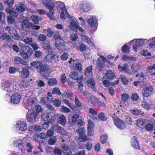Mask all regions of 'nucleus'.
Returning <instances> with one entry per match:
<instances>
[{
    "instance_id": "nucleus-22",
    "label": "nucleus",
    "mask_w": 155,
    "mask_h": 155,
    "mask_svg": "<svg viewBox=\"0 0 155 155\" xmlns=\"http://www.w3.org/2000/svg\"><path fill=\"white\" fill-rule=\"evenodd\" d=\"M131 145L134 148L138 149L140 148L139 142L137 139L136 137L134 136L132 138Z\"/></svg>"
},
{
    "instance_id": "nucleus-13",
    "label": "nucleus",
    "mask_w": 155,
    "mask_h": 155,
    "mask_svg": "<svg viewBox=\"0 0 155 155\" xmlns=\"http://www.w3.org/2000/svg\"><path fill=\"white\" fill-rule=\"evenodd\" d=\"M5 29L9 33L13 39H17L18 38V35L17 33L16 30L14 28L7 26L6 28Z\"/></svg>"
},
{
    "instance_id": "nucleus-45",
    "label": "nucleus",
    "mask_w": 155,
    "mask_h": 155,
    "mask_svg": "<svg viewBox=\"0 0 155 155\" xmlns=\"http://www.w3.org/2000/svg\"><path fill=\"white\" fill-rule=\"evenodd\" d=\"M79 117V115L76 114H73L72 117V122L73 123H76L77 122V119Z\"/></svg>"
},
{
    "instance_id": "nucleus-48",
    "label": "nucleus",
    "mask_w": 155,
    "mask_h": 155,
    "mask_svg": "<svg viewBox=\"0 0 155 155\" xmlns=\"http://www.w3.org/2000/svg\"><path fill=\"white\" fill-rule=\"evenodd\" d=\"M98 117L99 119L101 120L105 121L107 120V118L105 116L104 114L101 112L98 115Z\"/></svg>"
},
{
    "instance_id": "nucleus-44",
    "label": "nucleus",
    "mask_w": 155,
    "mask_h": 155,
    "mask_svg": "<svg viewBox=\"0 0 155 155\" xmlns=\"http://www.w3.org/2000/svg\"><path fill=\"white\" fill-rule=\"evenodd\" d=\"M31 18L32 21L35 24L38 23V16L37 15H32Z\"/></svg>"
},
{
    "instance_id": "nucleus-34",
    "label": "nucleus",
    "mask_w": 155,
    "mask_h": 155,
    "mask_svg": "<svg viewBox=\"0 0 155 155\" xmlns=\"http://www.w3.org/2000/svg\"><path fill=\"white\" fill-rule=\"evenodd\" d=\"M141 67L140 65L137 64H133L131 67L132 71L133 73L136 72L138 70H140Z\"/></svg>"
},
{
    "instance_id": "nucleus-12",
    "label": "nucleus",
    "mask_w": 155,
    "mask_h": 155,
    "mask_svg": "<svg viewBox=\"0 0 155 155\" xmlns=\"http://www.w3.org/2000/svg\"><path fill=\"white\" fill-rule=\"evenodd\" d=\"M79 8L83 12H87L91 9L90 2L86 0L80 2Z\"/></svg>"
},
{
    "instance_id": "nucleus-63",
    "label": "nucleus",
    "mask_w": 155,
    "mask_h": 155,
    "mask_svg": "<svg viewBox=\"0 0 155 155\" xmlns=\"http://www.w3.org/2000/svg\"><path fill=\"white\" fill-rule=\"evenodd\" d=\"M82 94L86 98L88 99V101L91 97L92 96L91 94L89 93L87 91L83 92L82 93Z\"/></svg>"
},
{
    "instance_id": "nucleus-24",
    "label": "nucleus",
    "mask_w": 155,
    "mask_h": 155,
    "mask_svg": "<svg viewBox=\"0 0 155 155\" xmlns=\"http://www.w3.org/2000/svg\"><path fill=\"white\" fill-rule=\"evenodd\" d=\"M29 85V82L26 81H23L20 83H19V85L22 91H26L27 90V88Z\"/></svg>"
},
{
    "instance_id": "nucleus-41",
    "label": "nucleus",
    "mask_w": 155,
    "mask_h": 155,
    "mask_svg": "<svg viewBox=\"0 0 155 155\" xmlns=\"http://www.w3.org/2000/svg\"><path fill=\"white\" fill-rule=\"evenodd\" d=\"M119 70L120 71H124L127 73H129V72L128 71V69H127V67L124 66H121L119 65L118 67Z\"/></svg>"
},
{
    "instance_id": "nucleus-1",
    "label": "nucleus",
    "mask_w": 155,
    "mask_h": 155,
    "mask_svg": "<svg viewBox=\"0 0 155 155\" xmlns=\"http://www.w3.org/2000/svg\"><path fill=\"white\" fill-rule=\"evenodd\" d=\"M28 141V138L27 137L24 138L22 140L17 139L13 141V145L16 147L22 149L25 146L27 148H29L27 150V152L30 153L32 151L33 147L31 144L29 142H27Z\"/></svg>"
},
{
    "instance_id": "nucleus-55",
    "label": "nucleus",
    "mask_w": 155,
    "mask_h": 155,
    "mask_svg": "<svg viewBox=\"0 0 155 155\" xmlns=\"http://www.w3.org/2000/svg\"><path fill=\"white\" fill-rule=\"evenodd\" d=\"M70 77L74 80H77L79 78H78V76L77 74L75 72H71L70 74Z\"/></svg>"
},
{
    "instance_id": "nucleus-35",
    "label": "nucleus",
    "mask_w": 155,
    "mask_h": 155,
    "mask_svg": "<svg viewBox=\"0 0 155 155\" xmlns=\"http://www.w3.org/2000/svg\"><path fill=\"white\" fill-rule=\"evenodd\" d=\"M21 26L23 30L27 31L26 28H28L29 26L28 21L27 20H25L22 21L21 24Z\"/></svg>"
},
{
    "instance_id": "nucleus-56",
    "label": "nucleus",
    "mask_w": 155,
    "mask_h": 155,
    "mask_svg": "<svg viewBox=\"0 0 155 155\" xmlns=\"http://www.w3.org/2000/svg\"><path fill=\"white\" fill-rule=\"evenodd\" d=\"M54 155H62V153L60 149L56 148L54 151Z\"/></svg>"
},
{
    "instance_id": "nucleus-39",
    "label": "nucleus",
    "mask_w": 155,
    "mask_h": 155,
    "mask_svg": "<svg viewBox=\"0 0 155 155\" xmlns=\"http://www.w3.org/2000/svg\"><path fill=\"white\" fill-rule=\"evenodd\" d=\"M153 124L148 123L145 126V128L147 131H151L153 130Z\"/></svg>"
},
{
    "instance_id": "nucleus-52",
    "label": "nucleus",
    "mask_w": 155,
    "mask_h": 155,
    "mask_svg": "<svg viewBox=\"0 0 155 155\" xmlns=\"http://www.w3.org/2000/svg\"><path fill=\"white\" fill-rule=\"evenodd\" d=\"M78 36L75 34H70L69 36L70 39L72 41H75L78 38Z\"/></svg>"
},
{
    "instance_id": "nucleus-9",
    "label": "nucleus",
    "mask_w": 155,
    "mask_h": 155,
    "mask_svg": "<svg viewBox=\"0 0 155 155\" xmlns=\"http://www.w3.org/2000/svg\"><path fill=\"white\" fill-rule=\"evenodd\" d=\"M55 2L49 0V18L51 20H54V10L56 8Z\"/></svg>"
},
{
    "instance_id": "nucleus-33",
    "label": "nucleus",
    "mask_w": 155,
    "mask_h": 155,
    "mask_svg": "<svg viewBox=\"0 0 155 155\" xmlns=\"http://www.w3.org/2000/svg\"><path fill=\"white\" fill-rule=\"evenodd\" d=\"M1 38L3 40L6 41L7 42H8L11 39L10 36L7 34L5 33L2 34L0 32V39Z\"/></svg>"
},
{
    "instance_id": "nucleus-51",
    "label": "nucleus",
    "mask_w": 155,
    "mask_h": 155,
    "mask_svg": "<svg viewBox=\"0 0 155 155\" xmlns=\"http://www.w3.org/2000/svg\"><path fill=\"white\" fill-rule=\"evenodd\" d=\"M75 99H74V103L78 107H81L82 106V105L81 102L79 101L76 95L74 96Z\"/></svg>"
},
{
    "instance_id": "nucleus-37",
    "label": "nucleus",
    "mask_w": 155,
    "mask_h": 155,
    "mask_svg": "<svg viewBox=\"0 0 155 155\" xmlns=\"http://www.w3.org/2000/svg\"><path fill=\"white\" fill-rule=\"evenodd\" d=\"M136 121H137V125L138 127L140 128H143V127L145 123L144 120H138Z\"/></svg>"
},
{
    "instance_id": "nucleus-60",
    "label": "nucleus",
    "mask_w": 155,
    "mask_h": 155,
    "mask_svg": "<svg viewBox=\"0 0 155 155\" xmlns=\"http://www.w3.org/2000/svg\"><path fill=\"white\" fill-rule=\"evenodd\" d=\"M4 2L6 5L9 6H12L14 3V0H5L4 1Z\"/></svg>"
},
{
    "instance_id": "nucleus-17",
    "label": "nucleus",
    "mask_w": 155,
    "mask_h": 155,
    "mask_svg": "<svg viewBox=\"0 0 155 155\" xmlns=\"http://www.w3.org/2000/svg\"><path fill=\"white\" fill-rule=\"evenodd\" d=\"M101 58H98L97 62V67L99 70L101 69L104 66V62L107 60V59L103 56H100Z\"/></svg>"
},
{
    "instance_id": "nucleus-2",
    "label": "nucleus",
    "mask_w": 155,
    "mask_h": 155,
    "mask_svg": "<svg viewBox=\"0 0 155 155\" xmlns=\"http://www.w3.org/2000/svg\"><path fill=\"white\" fill-rule=\"evenodd\" d=\"M53 34V38L55 39V45L59 50H61V47H64L65 45V42L58 32H52L49 30V37H51Z\"/></svg>"
},
{
    "instance_id": "nucleus-8",
    "label": "nucleus",
    "mask_w": 155,
    "mask_h": 155,
    "mask_svg": "<svg viewBox=\"0 0 155 155\" xmlns=\"http://www.w3.org/2000/svg\"><path fill=\"white\" fill-rule=\"evenodd\" d=\"M26 118L31 123L35 122L37 118V114L33 110V109L30 108L26 115Z\"/></svg>"
},
{
    "instance_id": "nucleus-49",
    "label": "nucleus",
    "mask_w": 155,
    "mask_h": 155,
    "mask_svg": "<svg viewBox=\"0 0 155 155\" xmlns=\"http://www.w3.org/2000/svg\"><path fill=\"white\" fill-rule=\"evenodd\" d=\"M130 48L125 44L122 47V50L124 53H127L129 52Z\"/></svg>"
},
{
    "instance_id": "nucleus-50",
    "label": "nucleus",
    "mask_w": 155,
    "mask_h": 155,
    "mask_svg": "<svg viewBox=\"0 0 155 155\" xmlns=\"http://www.w3.org/2000/svg\"><path fill=\"white\" fill-rule=\"evenodd\" d=\"M120 79L122 82L124 84L127 85L128 84V80L126 78L125 76L123 75L121 76Z\"/></svg>"
},
{
    "instance_id": "nucleus-23",
    "label": "nucleus",
    "mask_w": 155,
    "mask_h": 155,
    "mask_svg": "<svg viewBox=\"0 0 155 155\" xmlns=\"http://www.w3.org/2000/svg\"><path fill=\"white\" fill-rule=\"evenodd\" d=\"M87 84L88 86L91 87L94 91H96L97 89L95 87V82L93 78H90L87 81Z\"/></svg>"
},
{
    "instance_id": "nucleus-59",
    "label": "nucleus",
    "mask_w": 155,
    "mask_h": 155,
    "mask_svg": "<svg viewBox=\"0 0 155 155\" xmlns=\"http://www.w3.org/2000/svg\"><path fill=\"white\" fill-rule=\"evenodd\" d=\"M151 40H152L153 41L149 43V46L151 48H155V37L152 38L149 40V41H150Z\"/></svg>"
},
{
    "instance_id": "nucleus-28",
    "label": "nucleus",
    "mask_w": 155,
    "mask_h": 155,
    "mask_svg": "<svg viewBox=\"0 0 155 155\" xmlns=\"http://www.w3.org/2000/svg\"><path fill=\"white\" fill-rule=\"evenodd\" d=\"M29 74V71L27 68H22V70L21 72V76L23 78L28 77Z\"/></svg>"
},
{
    "instance_id": "nucleus-53",
    "label": "nucleus",
    "mask_w": 155,
    "mask_h": 155,
    "mask_svg": "<svg viewBox=\"0 0 155 155\" xmlns=\"http://www.w3.org/2000/svg\"><path fill=\"white\" fill-rule=\"evenodd\" d=\"M57 83V81L55 78H52L49 79V86L55 84Z\"/></svg>"
},
{
    "instance_id": "nucleus-64",
    "label": "nucleus",
    "mask_w": 155,
    "mask_h": 155,
    "mask_svg": "<svg viewBox=\"0 0 155 155\" xmlns=\"http://www.w3.org/2000/svg\"><path fill=\"white\" fill-rule=\"evenodd\" d=\"M89 114L90 115H97V112L94 110L92 108H91L89 109Z\"/></svg>"
},
{
    "instance_id": "nucleus-40",
    "label": "nucleus",
    "mask_w": 155,
    "mask_h": 155,
    "mask_svg": "<svg viewBox=\"0 0 155 155\" xmlns=\"http://www.w3.org/2000/svg\"><path fill=\"white\" fill-rule=\"evenodd\" d=\"M122 60L124 61H127L128 60L131 61L133 60L134 61L136 60V59L132 57H129L127 56L126 55H123V56L122 58Z\"/></svg>"
},
{
    "instance_id": "nucleus-14",
    "label": "nucleus",
    "mask_w": 155,
    "mask_h": 155,
    "mask_svg": "<svg viewBox=\"0 0 155 155\" xmlns=\"http://www.w3.org/2000/svg\"><path fill=\"white\" fill-rule=\"evenodd\" d=\"M16 127L18 130L24 131L27 129V124L24 121H18L16 123Z\"/></svg>"
},
{
    "instance_id": "nucleus-4",
    "label": "nucleus",
    "mask_w": 155,
    "mask_h": 155,
    "mask_svg": "<svg viewBox=\"0 0 155 155\" xmlns=\"http://www.w3.org/2000/svg\"><path fill=\"white\" fill-rule=\"evenodd\" d=\"M56 5L57 6V11L60 14V18L61 19H64L65 15L67 13V9H66L65 5L64 3L60 2H55Z\"/></svg>"
},
{
    "instance_id": "nucleus-31",
    "label": "nucleus",
    "mask_w": 155,
    "mask_h": 155,
    "mask_svg": "<svg viewBox=\"0 0 155 155\" xmlns=\"http://www.w3.org/2000/svg\"><path fill=\"white\" fill-rule=\"evenodd\" d=\"M66 122L65 118L64 115H61L58 120V123L63 126H64Z\"/></svg>"
},
{
    "instance_id": "nucleus-36",
    "label": "nucleus",
    "mask_w": 155,
    "mask_h": 155,
    "mask_svg": "<svg viewBox=\"0 0 155 155\" xmlns=\"http://www.w3.org/2000/svg\"><path fill=\"white\" fill-rule=\"evenodd\" d=\"M76 132L77 134L80 135H83L84 134V133L85 132L86 130L84 127H81L77 130Z\"/></svg>"
},
{
    "instance_id": "nucleus-38",
    "label": "nucleus",
    "mask_w": 155,
    "mask_h": 155,
    "mask_svg": "<svg viewBox=\"0 0 155 155\" xmlns=\"http://www.w3.org/2000/svg\"><path fill=\"white\" fill-rule=\"evenodd\" d=\"M62 148L65 151H66V153H65L64 154L65 155H68L70 153V150L68 148V146L64 144L62 145L61 146Z\"/></svg>"
},
{
    "instance_id": "nucleus-21",
    "label": "nucleus",
    "mask_w": 155,
    "mask_h": 155,
    "mask_svg": "<svg viewBox=\"0 0 155 155\" xmlns=\"http://www.w3.org/2000/svg\"><path fill=\"white\" fill-rule=\"evenodd\" d=\"M53 135V132L51 130H49V145H53L56 142V138L55 136H52Z\"/></svg>"
},
{
    "instance_id": "nucleus-47",
    "label": "nucleus",
    "mask_w": 155,
    "mask_h": 155,
    "mask_svg": "<svg viewBox=\"0 0 155 155\" xmlns=\"http://www.w3.org/2000/svg\"><path fill=\"white\" fill-rule=\"evenodd\" d=\"M22 41L26 44H29L32 42V39L31 38L26 37Z\"/></svg>"
},
{
    "instance_id": "nucleus-15",
    "label": "nucleus",
    "mask_w": 155,
    "mask_h": 155,
    "mask_svg": "<svg viewBox=\"0 0 155 155\" xmlns=\"http://www.w3.org/2000/svg\"><path fill=\"white\" fill-rule=\"evenodd\" d=\"M21 97L18 93H15L13 94L10 97V102L13 104H17L20 101Z\"/></svg>"
},
{
    "instance_id": "nucleus-27",
    "label": "nucleus",
    "mask_w": 155,
    "mask_h": 155,
    "mask_svg": "<svg viewBox=\"0 0 155 155\" xmlns=\"http://www.w3.org/2000/svg\"><path fill=\"white\" fill-rule=\"evenodd\" d=\"M34 100L33 98H30L28 99L26 102V106H28L27 108L28 110L30 108L32 109V107L34 106Z\"/></svg>"
},
{
    "instance_id": "nucleus-58",
    "label": "nucleus",
    "mask_w": 155,
    "mask_h": 155,
    "mask_svg": "<svg viewBox=\"0 0 155 155\" xmlns=\"http://www.w3.org/2000/svg\"><path fill=\"white\" fill-rule=\"evenodd\" d=\"M107 137L106 135H103L100 138L101 142L103 144L105 143L107 141Z\"/></svg>"
},
{
    "instance_id": "nucleus-16",
    "label": "nucleus",
    "mask_w": 155,
    "mask_h": 155,
    "mask_svg": "<svg viewBox=\"0 0 155 155\" xmlns=\"http://www.w3.org/2000/svg\"><path fill=\"white\" fill-rule=\"evenodd\" d=\"M153 88L151 86H147L144 88L143 94L145 97L150 96L153 92Z\"/></svg>"
},
{
    "instance_id": "nucleus-30",
    "label": "nucleus",
    "mask_w": 155,
    "mask_h": 155,
    "mask_svg": "<svg viewBox=\"0 0 155 155\" xmlns=\"http://www.w3.org/2000/svg\"><path fill=\"white\" fill-rule=\"evenodd\" d=\"M92 66L91 65L87 67L84 71V74L87 77H90L92 75Z\"/></svg>"
},
{
    "instance_id": "nucleus-42",
    "label": "nucleus",
    "mask_w": 155,
    "mask_h": 155,
    "mask_svg": "<svg viewBox=\"0 0 155 155\" xmlns=\"http://www.w3.org/2000/svg\"><path fill=\"white\" fill-rule=\"evenodd\" d=\"M42 119L44 121H48V111L45 112L41 115Z\"/></svg>"
},
{
    "instance_id": "nucleus-57",
    "label": "nucleus",
    "mask_w": 155,
    "mask_h": 155,
    "mask_svg": "<svg viewBox=\"0 0 155 155\" xmlns=\"http://www.w3.org/2000/svg\"><path fill=\"white\" fill-rule=\"evenodd\" d=\"M131 97L133 100L135 101H137L139 98V96L137 93H134L132 94Z\"/></svg>"
},
{
    "instance_id": "nucleus-32",
    "label": "nucleus",
    "mask_w": 155,
    "mask_h": 155,
    "mask_svg": "<svg viewBox=\"0 0 155 155\" xmlns=\"http://www.w3.org/2000/svg\"><path fill=\"white\" fill-rule=\"evenodd\" d=\"M105 74L108 79H113L115 77L114 74L111 70L107 71V73H105Z\"/></svg>"
},
{
    "instance_id": "nucleus-10",
    "label": "nucleus",
    "mask_w": 155,
    "mask_h": 155,
    "mask_svg": "<svg viewBox=\"0 0 155 155\" xmlns=\"http://www.w3.org/2000/svg\"><path fill=\"white\" fill-rule=\"evenodd\" d=\"M113 120L116 127L118 128L123 130L126 127L125 123L117 117H114Z\"/></svg>"
},
{
    "instance_id": "nucleus-29",
    "label": "nucleus",
    "mask_w": 155,
    "mask_h": 155,
    "mask_svg": "<svg viewBox=\"0 0 155 155\" xmlns=\"http://www.w3.org/2000/svg\"><path fill=\"white\" fill-rule=\"evenodd\" d=\"M81 36L82 39L84 41L89 44L91 46H93L94 45V44L91 41L90 38L87 35L81 34Z\"/></svg>"
},
{
    "instance_id": "nucleus-18",
    "label": "nucleus",
    "mask_w": 155,
    "mask_h": 155,
    "mask_svg": "<svg viewBox=\"0 0 155 155\" xmlns=\"http://www.w3.org/2000/svg\"><path fill=\"white\" fill-rule=\"evenodd\" d=\"M55 116L54 108L49 105V117L51 118V121H50V120L49 119V123L54 120L56 118L55 117Z\"/></svg>"
},
{
    "instance_id": "nucleus-25",
    "label": "nucleus",
    "mask_w": 155,
    "mask_h": 155,
    "mask_svg": "<svg viewBox=\"0 0 155 155\" xmlns=\"http://www.w3.org/2000/svg\"><path fill=\"white\" fill-rule=\"evenodd\" d=\"M47 137V135L45 133H41L39 134L35 135L33 139L36 141H39L38 139H45Z\"/></svg>"
},
{
    "instance_id": "nucleus-6",
    "label": "nucleus",
    "mask_w": 155,
    "mask_h": 155,
    "mask_svg": "<svg viewBox=\"0 0 155 155\" xmlns=\"http://www.w3.org/2000/svg\"><path fill=\"white\" fill-rule=\"evenodd\" d=\"M147 39H134L130 42H135V44L133 46V49L135 52H137L141 47L144 46L147 43Z\"/></svg>"
},
{
    "instance_id": "nucleus-61",
    "label": "nucleus",
    "mask_w": 155,
    "mask_h": 155,
    "mask_svg": "<svg viewBox=\"0 0 155 155\" xmlns=\"http://www.w3.org/2000/svg\"><path fill=\"white\" fill-rule=\"evenodd\" d=\"M40 103L41 104H42L45 106L47 108H48V102L46 101L45 98H42L41 99Z\"/></svg>"
},
{
    "instance_id": "nucleus-43",
    "label": "nucleus",
    "mask_w": 155,
    "mask_h": 155,
    "mask_svg": "<svg viewBox=\"0 0 155 155\" xmlns=\"http://www.w3.org/2000/svg\"><path fill=\"white\" fill-rule=\"evenodd\" d=\"M52 92L53 94H56L58 95H60L61 94L60 89L58 87L54 88L52 90Z\"/></svg>"
},
{
    "instance_id": "nucleus-26",
    "label": "nucleus",
    "mask_w": 155,
    "mask_h": 155,
    "mask_svg": "<svg viewBox=\"0 0 155 155\" xmlns=\"http://www.w3.org/2000/svg\"><path fill=\"white\" fill-rule=\"evenodd\" d=\"M88 101L95 106H98L100 104V102L98 99L93 96L91 97Z\"/></svg>"
},
{
    "instance_id": "nucleus-54",
    "label": "nucleus",
    "mask_w": 155,
    "mask_h": 155,
    "mask_svg": "<svg viewBox=\"0 0 155 155\" xmlns=\"http://www.w3.org/2000/svg\"><path fill=\"white\" fill-rule=\"evenodd\" d=\"M129 98L130 96L127 94L123 93L122 94L121 98L124 101H127Z\"/></svg>"
},
{
    "instance_id": "nucleus-19",
    "label": "nucleus",
    "mask_w": 155,
    "mask_h": 155,
    "mask_svg": "<svg viewBox=\"0 0 155 155\" xmlns=\"http://www.w3.org/2000/svg\"><path fill=\"white\" fill-rule=\"evenodd\" d=\"M16 11L19 12L25 11L27 8L24 4L22 2H19L15 6Z\"/></svg>"
},
{
    "instance_id": "nucleus-11",
    "label": "nucleus",
    "mask_w": 155,
    "mask_h": 155,
    "mask_svg": "<svg viewBox=\"0 0 155 155\" xmlns=\"http://www.w3.org/2000/svg\"><path fill=\"white\" fill-rule=\"evenodd\" d=\"M67 16L70 20V22L69 25V28L73 31H75L78 25V23L74 16H71L68 14H67Z\"/></svg>"
},
{
    "instance_id": "nucleus-46",
    "label": "nucleus",
    "mask_w": 155,
    "mask_h": 155,
    "mask_svg": "<svg viewBox=\"0 0 155 155\" xmlns=\"http://www.w3.org/2000/svg\"><path fill=\"white\" fill-rule=\"evenodd\" d=\"M142 105L143 107L147 110H150L151 108V105L146 102H143Z\"/></svg>"
},
{
    "instance_id": "nucleus-5",
    "label": "nucleus",
    "mask_w": 155,
    "mask_h": 155,
    "mask_svg": "<svg viewBox=\"0 0 155 155\" xmlns=\"http://www.w3.org/2000/svg\"><path fill=\"white\" fill-rule=\"evenodd\" d=\"M53 130L56 131L57 132L65 136L66 138L68 140L71 139L72 135L69 133L65 131L62 128L58 125H53L51 127Z\"/></svg>"
},
{
    "instance_id": "nucleus-62",
    "label": "nucleus",
    "mask_w": 155,
    "mask_h": 155,
    "mask_svg": "<svg viewBox=\"0 0 155 155\" xmlns=\"http://www.w3.org/2000/svg\"><path fill=\"white\" fill-rule=\"evenodd\" d=\"M35 110L37 113L42 112L43 111V110L41 108V106L39 105H36L35 106Z\"/></svg>"
},
{
    "instance_id": "nucleus-3",
    "label": "nucleus",
    "mask_w": 155,
    "mask_h": 155,
    "mask_svg": "<svg viewBox=\"0 0 155 155\" xmlns=\"http://www.w3.org/2000/svg\"><path fill=\"white\" fill-rule=\"evenodd\" d=\"M31 65L36 68L38 71L43 75H45L44 73L48 72L47 71V65L42 62L35 61L30 63Z\"/></svg>"
},
{
    "instance_id": "nucleus-7",
    "label": "nucleus",
    "mask_w": 155,
    "mask_h": 155,
    "mask_svg": "<svg viewBox=\"0 0 155 155\" xmlns=\"http://www.w3.org/2000/svg\"><path fill=\"white\" fill-rule=\"evenodd\" d=\"M1 88L5 92L7 95H9V96H10L9 94H10L14 91L13 88L10 86L9 81L8 80L3 81H2Z\"/></svg>"
},
{
    "instance_id": "nucleus-20",
    "label": "nucleus",
    "mask_w": 155,
    "mask_h": 155,
    "mask_svg": "<svg viewBox=\"0 0 155 155\" xmlns=\"http://www.w3.org/2000/svg\"><path fill=\"white\" fill-rule=\"evenodd\" d=\"M97 20L96 17L92 16L89 18L87 21L88 25L91 27L95 26L97 23Z\"/></svg>"
}]
</instances>
